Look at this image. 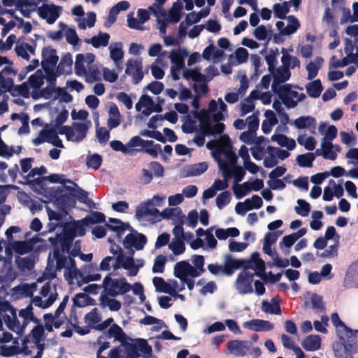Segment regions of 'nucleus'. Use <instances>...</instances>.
Returning <instances> with one entry per match:
<instances>
[{
  "mask_svg": "<svg viewBox=\"0 0 358 358\" xmlns=\"http://www.w3.org/2000/svg\"><path fill=\"white\" fill-rule=\"evenodd\" d=\"M31 335L33 338V341L36 345H41V342L43 340L44 335V329L41 324L35 326L31 331Z\"/></svg>",
  "mask_w": 358,
  "mask_h": 358,
  "instance_id": "57",
  "label": "nucleus"
},
{
  "mask_svg": "<svg viewBox=\"0 0 358 358\" xmlns=\"http://www.w3.org/2000/svg\"><path fill=\"white\" fill-rule=\"evenodd\" d=\"M321 338L318 335H310L302 342V347L306 351H315L320 348Z\"/></svg>",
  "mask_w": 358,
  "mask_h": 358,
  "instance_id": "21",
  "label": "nucleus"
},
{
  "mask_svg": "<svg viewBox=\"0 0 358 358\" xmlns=\"http://www.w3.org/2000/svg\"><path fill=\"white\" fill-rule=\"evenodd\" d=\"M208 167V166L206 162L186 166L182 169L181 176L187 178L200 176L207 170Z\"/></svg>",
  "mask_w": 358,
  "mask_h": 358,
  "instance_id": "14",
  "label": "nucleus"
},
{
  "mask_svg": "<svg viewBox=\"0 0 358 358\" xmlns=\"http://www.w3.org/2000/svg\"><path fill=\"white\" fill-rule=\"evenodd\" d=\"M208 110L210 112H213V117L215 122H220L224 120L223 112L222 110H217V104L215 100H211L208 104Z\"/></svg>",
  "mask_w": 358,
  "mask_h": 358,
  "instance_id": "58",
  "label": "nucleus"
},
{
  "mask_svg": "<svg viewBox=\"0 0 358 358\" xmlns=\"http://www.w3.org/2000/svg\"><path fill=\"white\" fill-rule=\"evenodd\" d=\"M11 315L13 316V317H11L10 315L6 314L3 316L4 322L6 324L7 327L10 330L17 333V334H20V330H21L20 323L17 318L16 313H15V315Z\"/></svg>",
  "mask_w": 358,
  "mask_h": 358,
  "instance_id": "38",
  "label": "nucleus"
},
{
  "mask_svg": "<svg viewBox=\"0 0 358 358\" xmlns=\"http://www.w3.org/2000/svg\"><path fill=\"white\" fill-rule=\"evenodd\" d=\"M44 76L41 70H37L34 74L29 76L28 82L31 87L34 89H39L43 84Z\"/></svg>",
  "mask_w": 358,
  "mask_h": 358,
  "instance_id": "45",
  "label": "nucleus"
},
{
  "mask_svg": "<svg viewBox=\"0 0 358 358\" xmlns=\"http://www.w3.org/2000/svg\"><path fill=\"white\" fill-rule=\"evenodd\" d=\"M297 203L299 206L294 208L296 213L302 217L308 216L310 210V203L303 199H298Z\"/></svg>",
  "mask_w": 358,
  "mask_h": 358,
  "instance_id": "55",
  "label": "nucleus"
},
{
  "mask_svg": "<svg viewBox=\"0 0 358 358\" xmlns=\"http://www.w3.org/2000/svg\"><path fill=\"white\" fill-rule=\"evenodd\" d=\"M122 48V43H116L115 44H111L109 46L110 57L116 64H117L124 57V52Z\"/></svg>",
  "mask_w": 358,
  "mask_h": 358,
  "instance_id": "36",
  "label": "nucleus"
},
{
  "mask_svg": "<svg viewBox=\"0 0 358 358\" xmlns=\"http://www.w3.org/2000/svg\"><path fill=\"white\" fill-rule=\"evenodd\" d=\"M166 262V257L163 255L156 257L152 266V272L154 273H161L164 272V266Z\"/></svg>",
  "mask_w": 358,
  "mask_h": 358,
  "instance_id": "56",
  "label": "nucleus"
},
{
  "mask_svg": "<svg viewBox=\"0 0 358 358\" xmlns=\"http://www.w3.org/2000/svg\"><path fill=\"white\" fill-rule=\"evenodd\" d=\"M62 11V7L55 5L54 3H43L42 6L37 8V13L38 16L45 20L46 22L49 24H52L59 18Z\"/></svg>",
  "mask_w": 358,
  "mask_h": 358,
  "instance_id": "4",
  "label": "nucleus"
},
{
  "mask_svg": "<svg viewBox=\"0 0 358 358\" xmlns=\"http://www.w3.org/2000/svg\"><path fill=\"white\" fill-rule=\"evenodd\" d=\"M321 148L324 152V159L330 160H335L336 159L337 155L332 150L334 145L331 141H322Z\"/></svg>",
  "mask_w": 358,
  "mask_h": 358,
  "instance_id": "43",
  "label": "nucleus"
},
{
  "mask_svg": "<svg viewBox=\"0 0 358 358\" xmlns=\"http://www.w3.org/2000/svg\"><path fill=\"white\" fill-rule=\"evenodd\" d=\"M102 163V157L99 154H93L87 157L86 165L89 168H92L95 170L99 169Z\"/></svg>",
  "mask_w": 358,
  "mask_h": 358,
  "instance_id": "54",
  "label": "nucleus"
},
{
  "mask_svg": "<svg viewBox=\"0 0 358 358\" xmlns=\"http://www.w3.org/2000/svg\"><path fill=\"white\" fill-rule=\"evenodd\" d=\"M250 264L251 262L250 260L235 259L230 254L225 255L224 257L223 274L231 276L236 269L250 268Z\"/></svg>",
  "mask_w": 358,
  "mask_h": 358,
  "instance_id": "5",
  "label": "nucleus"
},
{
  "mask_svg": "<svg viewBox=\"0 0 358 358\" xmlns=\"http://www.w3.org/2000/svg\"><path fill=\"white\" fill-rule=\"evenodd\" d=\"M290 4L291 1H284L281 4H274L273 7L274 17L282 20L286 18V15L289 11Z\"/></svg>",
  "mask_w": 358,
  "mask_h": 358,
  "instance_id": "31",
  "label": "nucleus"
},
{
  "mask_svg": "<svg viewBox=\"0 0 358 358\" xmlns=\"http://www.w3.org/2000/svg\"><path fill=\"white\" fill-rule=\"evenodd\" d=\"M106 217L103 213L98 211H93L89 215L81 220L83 225L90 226L105 222Z\"/></svg>",
  "mask_w": 358,
  "mask_h": 358,
  "instance_id": "28",
  "label": "nucleus"
},
{
  "mask_svg": "<svg viewBox=\"0 0 358 358\" xmlns=\"http://www.w3.org/2000/svg\"><path fill=\"white\" fill-rule=\"evenodd\" d=\"M188 56V52L186 50H173L169 58L171 62L178 67L183 69L185 67V57Z\"/></svg>",
  "mask_w": 358,
  "mask_h": 358,
  "instance_id": "20",
  "label": "nucleus"
},
{
  "mask_svg": "<svg viewBox=\"0 0 358 358\" xmlns=\"http://www.w3.org/2000/svg\"><path fill=\"white\" fill-rule=\"evenodd\" d=\"M140 134L143 136L154 138L163 143L166 142V138L162 134V133L155 129L152 131L144 130L141 131Z\"/></svg>",
  "mask_w": 358,
  "mask_h": 358,
  "instance_id": "62",
  "label": "nucleus"
},
{
  "mask_svg": "<svg viewBox=\"0 0 358 358\" xmlns=\"http://www.w3.org/2000/svg\"><path fill=\"white\" fill-rule=\"evenodd\" d=\"M112 273L108 274L103 279V287L108 296L115 297L117 295H123L129 292L131 285L124 278L119 279H113Z\"/></svg>",
  "mask_w": 358,
  "mask_h": 358,
  "instance_id": "3",
  "label": "nucleus"
},
{
  "mask_svg": "<svg viewBox=\"0 0 358 358\" xmlns=\"http://www.w3.org/2000/svg\"><path fill=\"white\" fill-rule=\"evenodd\" d=\"M55 66H42L43 70L45 72L44 78L46 79L48 84H50L51 85H55L57 78L61 75H63V73H59L57 68L54 69Z\"/></svg>",
  "mask_w": 358,
  "mask_h": 358,
  "instance_id": "35",
  "label": "nucleus"
},
{
  "mask_svg": "<svg viewBox=\"0 0 358 358\" xmlns=\"http://www.w3.org/2000/svg\"><path fill=\"white\" fill-rule=\"evenodd\" d=\"M291 87L292 85L290 84L281 85L278 93L279 98L287 108H294L297 106V101L294 99L298 96V92L292 90Z\"/></svg>",
  "mask_w": 358,
  "mask_h": 358,
  "instance_id": "9",
  "label": "nucleus"
},
{
  "mask_svg": "<svg viewBox=\"0 0 358 358\" xmlns=\"http://www.w3.org/2000/svg\"><path fill=\"white\" fill-rule=\"evenodd\" d=\"M55 203L59 206V208L64 211L66 208L73 206L75 204V201L72 197L67 194H63L59 196L55 200Z\"/></svg>",
  "mask_w": 358,
  "mask_h": 358,
  "instance_id": "48",
  "label": "nucleus"
},
{
  "mask_svg": "<svg viewBox=\"0 0 358 358\" xmlns=\"http://www.w3.org/2000/svg\"><path fill=\"white\" fill-rule=\"evenodd\" d=\"M274 79V83H284L287 81L291 76V72L283 64L282 66L275 69L273 73H271Z\"/></svg>",
  "mask_w": 358,
  "mask_h": 358,
  "instance_id": "25",
  "label": "nucleus"
},
{
  "mask_svg": "<svg viewBox=\"0 0 358 358\" xmlns=\"http://www.w3.org/2000/svg\"><path fill=\"white\" fill-rule=\"evenodd\" d=\"M310 302L313 309L322 312L325 310V307L323 303V298L322 296L318 295L316 293L313 294L310 296Z\"/></svg>",
  "mask_w": 358,
  "mask_h": 358,
  "instance_id": "59",
  "label": "nucleus"
},
{
  "mask_svg": "<svg viewBox=\"0 0 358 358\" xmlns=\"http://www.w3.org/2000/svg\"><path fill=\"white\" fill-rule=\"evenodd\" d=\"M154 203L151 200L141 203L136 207L135 217L138 220H143L145 216L157 217L159 215V210L154 207Z\"/></svg>",
  "mask_w": 358,
  "mask_h": 358,
  "instance_id": "11",
  "label": "nucleus"
},
{
  "mask_svg": "<svg viewBox=\"0 0 358 358\" xmlns=\"http://www.w3.org/2000/svg\"><path fill=\"white\" fill-rule=\"evenodd\" d=\"M107 336L108 338H115V340L120 342L122 344H124L127 341V336L124 332L122 329L117 324H113L108 330Z\"/></svg>",
  "mask_w": 358,
  "mask_h": 358,
  "instance_id": "26",
  "label": "nucleus"
},
{
  "mask_svg": "<svg viewBox=\"0 0 358 358\" xmlns=\"http://www.w3.org/2000/svg\"><path fill=\"white\" fill-rule=\"evenodd\" d=\"M128 257H126L124 254H117L115 258V262L112 265L114 271H117L121 268L127 270L129 271V264Z\"/></svg>",
  "mask_w": 358,
  "mask_h": 358,
  "instance_id": "49",
  "label": "nucleus"
},
{
  "mask_svg": "<svg viewBox=\"0 0 358 358\" xmlns=\"http://www.w3.org/2000/svg\"><path fill=\"white\" fill-rule=\"evenodd\" d=\"M77 187V191L73 194L74 198H76L80 202L86 204L90 208H94V202L88 198V192L80 188L75 182L71 183Z\"/></svg>",
  "mask_w": 358,
  "mask_h": 358,
  "instance_id": "29",
  "label": "nucleus"
},
{
  "mask_svg": "<svg viewBox=\"0 0 358 358\" xmlns=\"http://www.w3.org/2000/svg\"><path fill=\"white\" fill-rule=\"evenodd\" d=\"M73 64V59L71 54L69 52L66 53L62 57V59L57 65V68L59 73L69 75L71 73V66Z\"/></svg>",
  "mask_w": 358,
  "mask_h": 358,
  "instance_id": "18",
  "label": "nucleus"
},
{
  "mask_svg": "<svg viewBox=\"0 0 358 358\" xmlns=\"http://www.w3.org/2000/svg\"><path fill=\"white\" fill-rule=\"evenodd\" d=\"M134 344L137 347L138 351H140L144 357L148 358L152 354V347L148 343L147 341L143 338L135 340Z\"/></svg>",
  "mask_w": 358,
  "mask_h": 358,
  "instance_id": "42",
  "label": "nucleus"
},
{
  "mask_svg": "<svg viewBox=\"0 0 358 358\" xmlns=\"http://www.w3.org/2000/svg\"><path fill=\"white\" fill-rule=\"evenodd\" d=\"M108 221L110 224H107L106 227L109 229L116 232L118 238H121L125 231V228L123 227V222L119 219L111 217L109 218Z\"/></svg>",
  "mask_w": 358,
  "mask_h": 358,
  "instance_id": "37",
  "label": "nucleus"
},
{
  "mask_svg": "<svg viewBox=\"0 0 358 358\" xmlns=\"http://www.w3.org/2000/svg\"><path fill=\"white\" fill-rule=\"evenodd\" d=\"M0 349L1 355L6 357L20 354V348L17 346L2 345Z\"/></svg>",
  "mask_w": 358,
  "mask_h": 358,
  "instance_id": "64",
  "label": "nucleus"
},
{
  "mask_svg": "<svg viewBox=\"0 0 358 358\" xmlns=\"http://www.w3.org/2000/svg\"><path fill=\"white\" fill-rule=\"evenodd\" d=\"M292 124L299 129L315 128L316 120L311 116H301L296 119Z\"/></svg>",
  "mask_w": 358,
  "mask_h": 358,
  "instance_id": "27",
  "label": "nucleus"
},
{
  "mask_svg": "<svg viewBox=\"0 0 358 358\" xmlns=\"http://www.w3.org/2000/svg\"><path fill=\"white\" fill-rule=\"evenodd\" d=\"M306 89L307 94L311 98H317L320 96L323 87L321 80L316 79L306 84Z\"/></svg>",
  "mask_w": 358,
  "mask_h": 358,
  "instance_id": "23",
  "label": "nucleus"
},
{
  "mask_svg": "<svg viewBox=\"0 0 358 358\" xmlns=\"http://www.w3.org/2000/svg\"><path fill=\"white\" fill-rule=\"evenodd\" d=\"M110 148L117 152H121L124 155H133L134 150L127 148V145H124L120 141L113 140L110 142Z\"/></svg>",
  "mask_w": 358,
  "mask_h": 358,
  "instance_id": "52",
  "label": "nucleus"
},
{
  "mask_svg": "<svg viewBox=\"0 0 358 358\" xmlns=\"http://www.w3.org/2000/svg\"><path fill=\"white\" fill-rule=\"evenodd\" d=\"M231 200V194L229 191H224L219 194L216 198V205L220 208H223L229 203Z\"/></svg>",
  "mask_w": 358,
  "mask_h": 358,
  "instance_id": "61",
  "label": "nucleus"
},
{
  "mask_svg": "<svg viewBox=\"0 0 358 358\" xmlns=\"http://www.w3.org/2000/svg\"><path fill=\"white\" fill-rule=\"evenodd\" d=\"M147 243V238L143 234L137 233L136 234H127L124 241L123 245L125 248L134 247L137 250H142Z\"/></svg>",
  "mask_w": 358,
  "mask_h": 358,
  "instance_id": "12",
  "label": "nucleus"
},
{
  "mask_svg": "<svg viewBox=\"0 0 358 358\" xmlns=\"http://www.w3.org/2000/svg\"><path fill=\"white\" fill-rule=\"evenodd\" d=\"M324 59L322 57H317L314 62H310L306 65V70L308 71V80H312L317 76L318 71L321 68Z\"/></svg>",
  "mask_w": 358,
  "mask_h": 358,
  "instance_id": "24",
  "label": "nucleus"
},
{
  "mask_svg": "<svg viewBox=\"0 0 358 358\" xmlns=\"http://www.w3.org/2000/svg\"><path fill=\"white\" fill-rule=\"evenodd\" d=\"M262 310L266 313L280 315L281 308L278 297H273L271 299V303H269L266 300H264L262 303Z\"/></svg>",
  "mask_w": 358,
  "mask_h": 358,
  "instance_id": "19",
  "label": "nucleus"
},
{
  "mask_svg": "<svg viewBox=\"0 0 358 358\" xmlns=\"http://www.w3.org/2000/svg\"><path fill=\"white\" fill-rule=\"evenodd\" d=\"M80 253V241H76L71 249L60 252V255H62L64 259V266L62 267V269L65 268L66 271H71V270L78 271L74 258L78 256Z\"/></svg>",
  "mask_w": 358,
  "mask_h": 358,
  "instance_id": "7",
  "label": "nucleus"
},
{
  "mask_svg": "<svg viewBox=\"0 0 358 358\" xmlns=\"http://www.w3.org/2000/svg\"><path fill=\"white\" fill-rule=\"evenodd\" d=\"M76 236L71 223H68L64 226L63 233L54 237H49L48 241L52 245L53 250L52 253L50 252L48 255L47 268L53 266V262L55 261V271H60L62 269L64 259L60 255V252L71 249Z\"/></svg>",
  "mask_w": 358,
  "mask_h": 358,
  "instance_id": "2",
  "label": "nucleus"
},
{
  "mask_svg": "<svg viewBox=\"0 0 358 358\" xmlns=\"http://www.w3.org/2000/svg\"><path fill=\"white\" fill-rule=\"evenodd\" d=\"M243 327L255 331H268L273 329V324L267 320L253 319L244 322Z\"/></svg>",
  "mask_w": 358,
  "mask_h": 358,
  "instance_id": "13",
  "label": "nucleus"
},
{
  "mask_svg": "<svg viewBox=\"0 0 358 358\" xmlns=\"http://www.w3.org/2000/svg\"><path fill=\"white\" fill-rule=\"evenodd\" d=\"M47 142L52 144L57 148H64L62 141L59 138L55 129H50L47 130Z\"/></svg>",
  "mask_w": 358,
  "mask_h": 358,
  "instance_id": "51",
  "label": "nucleus"
},
{
  "mask_svg": "<svg viewBox=\"0 0 358 358\" xmlns=\"http://www.w3.org/2000/svg\"><path fill=\"white\" fill-rule=\"evenodd\" d=\"M38 238H33L31 240V243L26 241H14L12 243V249L19 255H24L32 250L33 244L38 242Z\"/></svg>",
  "mask_w": 358,
  "mask_h": 358,
  "instance_id": "17",
  "label": "nucleus"
},
{
  "mask_svg": "<svg viewBox=\"0 0 358 358\" xmlns=\"http://www.w3.org/2000/svg\"><path fill=\"white\" fill-rule=\"evenodd\" d=\"M288 20V24L282 31V35L289 36L295 33L297 29L300 27L299 21L294 15H289L287 17Z\"/></svg>",
  "mask_w": 358,
  "mask_h": 358,
  "instance_id": "32",
  "label": "nucleus"
},
{
  "mask_svg": "<svg viewBox=\"0 0 358 358\" xmlns=\"http://www.w3.org/2000/svg\"><path fill=\"white\" fill-rule=\"evenodd\" d=\"M189 264L187 261H181L176 263L174 266V275L180 280L187 278Z\"/></svg>",
  "mask_w": 358,
  "mask_h": 358,
  "instance_id": "41",
  "label": "nucleus"
},
{
  "mask_svg": "<svg viewBox=\"0 0 358 358\" xmlns=\"http://www.w3.org/2000/svg\"><path fill=\"white\" fill-rule=\"evenodd\" d=\"M285 49H282V56L281 57L282 64L288 69H294L300 66L299 59L294 56L290 55L285 52Z\"/></svg>",
  "mask_w": 358,
  "mask_h": 358,
  "instance_id": "34",
  "label": "nucleus"
},
{
  "mask_svg": "<svg viewBox=\"0 0 358 358\" xmlns=\"http://www.w3.org/2000/svg\"><path fill=\"white\" fill-rule=\"evenodd\" d=\"M339 236H336V243L330 245L328 249L325 250L321 254H319L318 252L317 255L322 258H334L338 255V248L339 244Z\"/></svg>",
  "mask_w": 358,
  "mask_h": 358,
  "instance_id": "47",
  "label": "nucleus"
},
{
  "mask_svg": "<svg viewBox=\"0 0 358 358\" xmlns=\"http://www.w3.org/2000/svg\"><path fill=\"white\" fill-rule=\"evenodd\" d=\"M125 73L132 77V83H139L143 78V64L139 59H129L126 64Z\"/></svg>",
  "mask_w": 358,
  "mask_h": 358,
  "instance_id": "8",
  "label": "nucleus"
},
{
  "mask_svg": "<svg viewBox=\"0 0 358 358\" xmlns=\"http://www.w3.org/2000/svg\"><path fill=\"white\" fill-rule=\"evenodd\" d=\"M129 271L127 275L128 276H136L141 268L144 266V260L141 259H134L132 257H128Z\"/></svg>",
  "mask_w": 358,
  "mask_h": 358,
  "instance_id": "33",
  "label": "nucleus"
},
{
  "mask_svg": "<svg viewBox=\"0 0 358 358\" xmlns=\"http://www.w3.org/2000/svg\"><path fill=\"white\" fill-rule=\"evenodd\" d=\"M315 159V157L313 152L299 155L296 158V161L299 166L308 168L313 166V162Z\"/></svg>",
  "mask_w": 358,
  "mask_h": 358,
  "instance_id": "39",
  "label": "nucleus"
},
{
  "mask_svg": "<svg viewBox=\"0 0 358 358\" xmlns=\"http://www.w3.org/2000/svg\"><path fill=\"white\" fill-rule=\"evenodd\" d=\"M85 62V56L83 54H78L76 57V62H75V71L76 73L79 76H86L87 70L84 65Z\"/></svg>",
  "mask_w": 358,
  "mask_h": 358,
  "instance_id": "50",
  "label": "nucleus"
},
{
  "mask_svg": "<svg viewBox=\"0 0 358 358\" xmlns=\"http://www.w3.org/2000/svg\"><path fill=\"white\" fill-rule=\"evenodd\" d=\"M252 348V343L248 341L233 340L227 343L228 351L236 357H245Z\"/></svg>",
  "mask_w": 358,
  "mask_h": 358,
  "instance_id": "10",
  "label": "nucleus"
},
{
  "mask_svg": "<svg viewBox=\"0 0 358 358\" xmlns=\"http://www.w3.org/2000/svg\"><path fill=\"white\" fill-rule=\"evenodd\" d=\"M109 39L110 35L108 34L100 31L99 36H94L91 38H85L84 41L87 44H91L94 48H98L101 46H107Z\"/></svg>",
  "mask_w": 358,
  "mask_h": 358,
  "instance_id": "16",
  "label": "nucleus"
},
{
  "mask_svg": "<svg viewBox=\"0 0 358 358\" xmlns=\"http://www.w3.org/2000/svg\"><path fill=\"white\" fill-rule=\"evenodd\" d=\"M137 152H141L144 150L146 153L150 155L153 158H157L158 156L159 152L162 151V147L159 144H155L153 142L152 145H144L143 150L142 149H136Z\"/></svg>",
  "mask_w": 358,
  "mask_h": 358,
  "instance_id": "60",
  "label": "nucleus"
},
{
  "mask_svg": "<svg viewBox=\"0 0 358 358\" xmlns=\"http://www.w3.org/2000/svg\"><path fill=\"white\" fill-rule=\"evenodd\" d=\"M152 282L157 292H164L171 295H174L176 294V291L171 287V285L167 283L161 277H154L152 279Z\"/></svg>",
  "mask_w": 358,
  "mask_h": 358,
  "instance_id": "22",
  "label": "nucleus"
},
{
  "mask_svg": "<svg viewBox=\"0 0 358 358\" xmlns=\"http://www.w3.org/2000/svg\"><path fill=\"white\" fill-rule=\"evenodd\" d=\"M89 124H90V122L87 123L74 122L73 124V127L75 134L76 133L77 135L73 141L76 142L82 141L86 137L87 132L89 129Z\"/></svg>",
  "mask_w": 358,
  "mask_h": 358,
  "instance_id": "30",
  "label": "nucleus"
},
{
  "mask_svg": "<svg viewBox=\"0 0 358 358\" xmlns=\"http://www.w3.org/2000/svg\"><path fill=\"white\" fill-rule=\"evenodd\" d=\"M56 92L57 95L54 96L55 100L60 97L59 102L61 103H70L73 101L72 95L65 92L63 88L57 87L56 88Z\"/></svg>",
  "mask_w": 358,
  "mask_h": 358,
  "instance_id": "63",
  "label": "nucleus"
},
{
  "mask_svg": "<svg viewBox=\"0 0 358 358\" xmlns=\"http://www.w3.org/2000/svg\"><path fill=\"white\" fill-rule=\"evenodd\" d=\"M250 182H244L243 184L233 185L234 194L237 199H241L250 192Z\"/></svg>",
  "mask_w": 358,
  "mask_h": 358,
  "instance_id": "40",
  "label": "nucleus"
},
{
  "mask_svg": "<svg viewBox=\"0 0 358 358\" xmlns=\"http://www.w3.org/2000/svg\"><path fill=\"white\" fill-rule=\"evenodd\" d=\"M41 66H55L59 61V57L57 55L56 50L50 47H45L42 50Z\"/></svg>",
  "mask_w": 358,
  "mask_h": 358,
  "instance_id": "15",
  "label": "nucleus"
},
{
  "mask_svg": "<svg viewBox=\"0 0 358 358\" xmlns=\"http://www.w3.org/2000/svg\"><path fill=\"white\" fill-rule=\"evenodd\" d=\"M15 263L22 271H31L34 267V262L31 257H17Z\"/></svg>",
  "mask_w": 358,
  "mask_h": 358,
  "instance_id": "44",
  "label": "nucleus"
},
{
  "mask_svg": "<svg viewBox=\"0 0 358 358\" xmlns=\"http://www.w3.org/2000/svg\"><path fill=\"white\" fill-rule=\"evenodd\" d=\"M185 239H173L171 243L169 245V248L175 255H180L185 252V245L184 243Z\"/></svg>",
  "mask_w": 358,
  "mask_h": 358,
  "instance_id": "46",
  "label": "nucleus"
},
{
  "mask_svg": "<svg viewBox=\"0 0 358 358\" xmlns=\"http://www.w3.org/2000/svg\"><path fill=\"white\" fill-rule=\"evenodd\" d=\"M153 141L143 140L138 136L132 137L127 143V148L141 146L143 148L144 145H152Z\"/></svg>",
  "mask_w": 358,
  "mask_h": 358,
  "instance_id": "53",
  "label": "nucleus"
},
{
  "mask_svg": "<svg viewBox=\"0 0 358 358\" xmlns=\"http://www.w3.org/2000/svg\"><path fill=\"white\" fill-rule=\"evenodd\" d=\"M331 320L338 338V341L332 345L336 358H354V355L358 352V331H353L347 327L337 313L331 315Z\"/></svg>",
  "mask_w": 358,
  "mask_h": 358,
  "instance_id": "1",
  "label": "nucleus"
},
{
  "mask_svg": "<svg viewBox=\"0 0 358 358\" xmlns=\"http://www.w3.org/2000/svg\"><path fill=\"white\" fill-rule=\"evenodd\" d=\"M255 273L244 269L237 276L235 287L241 294H247L253 292L252 282Z\"/></svg>",
  "mask_w": 358,
  "mask_h": 358,
  "instance_id": "6",
  "label": "nucleus"
}]
</instances>
